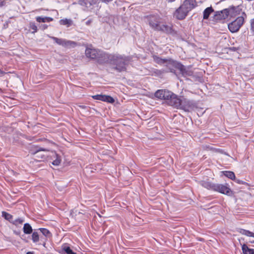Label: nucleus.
<instances>
[{"instance_id": "09e8293b", "label": "nucleus", "mask_w": 254, "mask_h": 254, "mask_svg": "<svg viewBox=\"0 0 254 254\" xmlns=\"http://www.w3.org/2000/svg\"><path fill=\"white\" fill-rule=\"evenodd\" d=\"M81 2H84V0H83V1L79 0V1L80 4H82V3Z\"/></svg>"}, {"instance_id": "c9c22d12", "label": "nucleus", "mask_w": 254, "mask_h": 254, "mask_svg": "<svg viewBox=\"0 0 254 254\" xmlns=\"http://www.w3.org/2000/svg\"><path fill=\"white\" fill-rule=\"evenodd\" d=\"M167 72V71H165V70H158V69H156L154 72L156 73V74H161L162 73H163V72Z\"/></svg>"}, {"instance_id": "393cba45", "label": "nucleus", "mask_w": 254, "mask_h": 254, "mask_svg": "<svg viewBox=\"0 0 254 254\" xmlns=\"http://www.w3.org/2000/svg\"><path fill=\"white\" fill-rule=\"evenodd\" d=\"M54 157L55 158H56L55 160H54L53 162H52V164L53 165H55V166H58L60 165V164L61 163V156L59 155H58L56 153H54Z\"/></svg>"}, {"instance_id": "c85d7f7f", "label": "nucleus", "mask_w": 254, "mask_h": 254, "mask_svg": "<svg viewBox=\"0 0 254 254\" xmlns=\"http://www.w3.org/2000/svg\"><path fill=\"white\" fill-rule=\"evenodd\" d=\"M32 240L34 243H37L39 241V235L37 232H34L32 235Z\"/></svg>"}, {"instance_id": "4c0bfd02", "label": "nucleus", "mask_w": 254, "mask_h": 254, "mask_svg": "<svg viewBox=\"0 0 254 254\" xmlns=\"http://www.w3.org/2000/svg\"><path fill=\"white\" fill-rule=\"evenodd\" d=\"M92 22V20L91 19H88L86 22V24L88 26H89L91 23Z\"/></svg>"}, {"instance_id": "aec40b11", "label": "nucleus", "mask_w": 254, "mask_h": 254, "mask_svg": "<svg viewBox=\"0 0 254 254\" xmlns=\"http://www.w3.org/2000/svg\"><path fill=\"white\" fill-rule=\"evenodd\" d=\"M242 250L244 254H254V249L249 248L246 244L242 245Z\"/></svg>"}, {"instance_id": "f8f14e48", "label": "nucleus", "mask_w": 254, "mask_h": 254, "mask_svg": "<svg viewBox=\"0 0 254 254\" xmlns=\"http://www.w3.org/2000/svg\"><path fill=\"white\" fill-rule=\"evenodd\" d=\"M99 52H100L99 50L87 48L85 50V54L87 58L97 60Z\"/></svg>"}, {"instance_id": "a878e982", "label": "nucleus", "mask_w": 254, "mask_h": 254, "mask_svg": "<svg viewBox=\"0 0 254 254\" xmlns=\"http://www.w3.org/2000/svg\"><path fill=\"white\" fill-rule=\"evenodd\" d=\"M2 216L7 220L9 221L10 223L13 222V216L10 214H9L6 212L3 211L2 213Z\"/></svg>"}, {"instance_id": "6ab92c4d", "label": "nucleus", "mask_w": 254, "mask_h": 254, "mask_svg": "<svg viewBox=\"0 0 254 254\" xmlns=\"http://www.w3.org/2000/svg\"><path fill=\"white\" fill-rule=\"evenodd\" d=\"M229 14V11L227 9H225L220 11H217L215 15L217 19H225Z\"/></svg>"}, {"instance_id": "f3484780", "label": "nucleus", "mask_w": 254, "mask_h": 254, "mask_svg": "<svg viewBox=\"0 0 254 254\" xmlns=\"http://www.w3.org/2000/svg\"><path fill=\"white\" fill-rule=\"evenodd\" d=\"M153 60L155 63L160 65L168 64L173 65L175 62L171 59H162L156 56H153Z\"/></svg>"}, {"instance_id": "de8ad7c7", "label": "nucleus", "mask_w": 254, "mask_h": 254, "mask_svg": "<svg viewBox=\"0 0 254 254\" xmlns=\"http://www.w3.org/2000/svg\"><path fill=\"white\" fill-rule=\"evenodd\" d=\"M43 27H44V29L47 28V26L46 25H43Z\"/></svg>"}, {"instance_id": "2eb2a0df", "label": "nucleus", "mask_w": 254, "mask_h": 254, "mask_svg": "<svg viewBox=\"0 0 254 254\" xmlns=\"http://www.w3.org/2000/svg\"><path fill=\"white\" fill-rule=\"evenodd\" d=\"M92 97L95 100H101L110 103H113L115 102L114 99L109 95L97 94L92 96Z\"/></svg>"}, {"instance_id": "f257e3e1", "label": "nucleus", "mask_w": 254, "mask_h": 254, "mask_svg": "<svg viewBox=\"0 0 254 254\" xmlns=\"http://www.w3.org/2000/svg\"><path fill=\"white\" fill-rule=\"evenodd\" d=\"M132 60L131 56H126L119 54H114L110 64L114 65V69L120 72L127 69V66Z\"/></svg>"}, {"instance_id": "f704fd0d", "label": "nucleus", "mask_w": 254, "mask_h": 254, "mask_svg": "<svg viewBox=\"0 0 254 254\" xmlns=\"http://www.w3.org/2000/svg\"><path fill=\"white\" fill-rule=\"evenodd\" d=\"M251 27L252 31L254 33V18L251 21Z\"/></svg>"}, {"instance_id": "c756f323", "label": "nucleus", "mask_w": 254, "mask_h": 254, "mask_svg": "<svg viewBox=\"0 0 254 254\" xmlns=\"http://www.w3.org/2000/svg\"><path fill=\"white\" fill-rule=\"evenodd\" d=\"M24 222V219L21 218H19L16 219H13V222L12 224L15 225V226H17L18 224H21Z\"/></svg>"}, {"instance_id": "423d86ee", "label": "nucleus", "mask_w": 254, "mask_h": 254, "mask_svg": "<svg viewBox=\"0 0 254 254\" xmlns=\"http://www.w3.org/2000/svg\"><path fill=\"white\" fill-rule=\"evenodd\" d=\"M158 31H161L168 35H174L177 34L176 31L173 28L172 24L169 23L167 24H161L159 25L158 29L156 30Z\"/></svg>"}, {"instance_id": "39448f33", "label": "nucleus", "mask_w": 254, "mask_h": 254, "mask_svg": "<svg viewBox=\"0 0 254 254\" xmlns=\"http://www.w3.org/2000/svg\"><path fill=\"white\" fill-rule=\"evenodd\" d=\"M112 56L113 54H108L100 50L96 61L100 64L107 63L110 64Z\"/></svg>"}, {"instance_id": "72a5a7b5", "label": "nucleus", "mask_w": 254, "mask_h": 254, "mask_svg": "<svg viewBox=\"0 0 254 254\" xmlns=\"http://www.w3.org/2000/svg\"><path fill=\"white\" fill-rule=\"evenodd\" d=\"M245 235L247 236L252 237L254 238V233L252 232H250V231H249L248 230H247L246 233Z\"/></svg>"}, {"instance_id": "49530a36", "label": "nucleus", "mask_w": 254, "mask_h": 254, "mask_svg": "<svg viewBox=\"0 0 254 254\" xmlns=\"http://www.w3.org/2000/svg\"><path fill=\"white\" fill-rule=\"evenodd\" d=\"M42 245L44 247H46V243L44 242L43 243V244H42Z\"/></svg>"}, {"instance_id": "a19ab883", "label": "nucleus", "mask_w": 254, "mask_h": 254, "mask_svg": "<svg viewBox=\"0 0 254 254\" xmlns=\"http://www.w3.org/2000/svg\"><path fill=\"white\" fill-rule=\"evenodd\" d=\"M79 108L82 109H86L87 108V107L85 105H78V106Z\"/></svg>"}, {"instance_id": "1a4fd4ad", "label": "nucleus", "mask_w": 254, "mask_h": 254, "mask_svg": "<svg viewBox=\"0 0 254 254\" xmlns=\"http://www.w3.org/2000/svg\"><path fill=\"white\" fill-rule=\"evenodd\" d=\"M173 66L178 69L182 75L184 76H190L193 74L192 71L187 69L184 65L181 64L180 63L175 62Z\"/></svg>"}, {"instance_id": "a211bd4d", "label": "nucleus", "mask_w": 254, "mask_h": 254, "mask_svg": "<svg viewBox=\"0 0 254 254\" xmlns=\"http://www.w3.org/2000/svg\"><path fill=\"white\" fill-rule=\"evenodd\" d=\"M199 184L207 190H212L215 191L217 184L205 181H201Z\"/></svg>"}, {"instance_id": "c03bdc74", "label": "nucleus", "mask_w": 254, "mask_h": 254, "mask_svg": "<svg viewBox=\"0 0 254 254\" xmlns=\"http://www.w3.org/2000/svg\"><path fill=\"white\" fill-rule=\"evenodd\" d=\"M26 254H34V253L32 252H28L26 253Z\"/></svg>"}, {"instance_id": "dca6fc26", "label": "nucleus", "mask_w": 254, "mask_h": 254, "mask_svg": "<svg viewBox=\"0 0 254 254\" xmlns=\"http://www.w3.org/2000/svg\"><path fill=\"white\" fill-rule=\"evenodd\" d=\"M182 6L189 12L196 6V2L195 0H185Z\"/></svg>"}, {"instance_id": "37998d69", "label": "nucleus", "mask_w": 254, "mask_h": 254, "mask_svg": "<svg viewBox=\"0 0 254 254\" xmlns=\"http://www.w3.org/2000/svg\"><path fill=\"white\" fill-rule=\"evenodd\" d=\"M4 73V72L2 70H1L0 69V74H3Z\"/></svg>"}, {"instance_id": "f03ea898", "label": "nucleus", "mask_w": 254, "mask_h": 254, "mask_svg": "<svg viewBox=\"0 0 254 254\" xmlns=\"http://www.w3.org/2000/svg\"><path fill=\"white\" fill-rule=\"evenodd\" d=\"M49 150L38 146H34L30 150L32 155H34L35 159L38 161H41L46 159L47 155L46 154Z\"/></svg>"}, {"instance_id": "4be33fe9", "label": "nucleus", "mask_w": 254, "mask_h": 254, "mask_svg": "<svg viewBox=\"0 0 254 254\" xmlns=\"http://www.w3.org/2000/svg\"><path fill=\"white\" fill-rule=\"evenodd\" d=\"M23 230L25 234H30L32 232L33 229L29 223H25L24 224Z\"/></svg>"}, {"instance_id": "9d476101", "label": "nucleus", "mask_w": 254, "mask_h": 254, "mask_svg": "<svg viewBox=\"0 0 254 254\" xmlns=\"http://www.w3.org/2000/svg\"><path fill=\"white\" fill-rule=\"evenodd\" d=\"M52 38L57 44L64 47H73L76 45V43L73 41L66 40L63 39H60L55 37H53Z\"/></svg>"}, {"instance_id": "e433bc0d", "label": "nucleus", "mask_w": 254, "mask_h": 254, "mask_svg": "<svg viewBox=\"0 0 254 254\" xmlns=\"http://www.w3.org/2000/svg\"><path fill=\"white\" fill-rule=\"evenodd\" d=\"M246 231L247 230H245V229H241L239 231V232L242 234V235H246Z\"/></svg>"}, {"instance_id": "bb28decb", "label": "nucleus", "mask_w": 254, "mask_h": 254, "mask_svg": "<svg viewBox=\"0 0 254 254\" xmlns=\"http://www.w3.org/2000/svg\"><path fill=\"white\" fill-rule=\"evenodd\" d=\"M224 175L228 178L234 180H235V175L233 172L232 171H225L223 172Z\"/></svg>"}, {"instance_id": "6e6552de", "label": "nucleus", "mask_w": 254, "mask_h": 254, "mask_svg": "<svg viewBox=\"0 0 254 254\" xmlns=\"http://www.w3.org/2000/svg\"><path fill=\"white\" fill-rule=\"evenodd\" d=\"M171 97L168 98L167 100V103L168 105L174 107L177 109H180L181 105V100L178 97V96L172 92V95H170Z\"/></svg>"}, {"instance_id": "5701e85b", "label": "nucleus", "mask_w": 254, "mask_h": 254, "mask_svg": "<svg viewBox=\"0 0 254 254\" xmlns=\"http://www.w3.org/2000/svg\"><path fill=\"white\" fill-rule=\"evenodd\" d=\"M62 249L66 254H76V253L72 251L70 248L66 244H64L62 247Z\"/></svg>"}, {"instance_id": "4468645a", "label": "nucleus", "mask_w": 254, "mask_h": 254, "mask_svg": "<svg viewBox=\"0 0 254 254\" xmlns=\"http://www.w3.org/2000/svg\"><path fill=\"white\" fill-rule=\"evenodd\" d=\"M188 11L181 5L174 13V16L179 20H183L187 15Z\"/></svg>"}, {"instance_id": "7ed1b4c3", "label": "nucleus", "mask_w": 254, "mask_h": 254, "mask_svg": "<svg viewBox=\"0 0 254 254\" xmlns=\"http://www.w3.org/2000/svg\"><path fill=\"white\" fill-rule=\"evenodd\" d=\"M181 103V105L180 109L183 110L186 112H190L197 107V103L195 101L190 100L185 98L182 99Z\"/></svg>"}, {"instance_id": "58836bf2", "label": "nucleus", "mask_w": 254, "mask_h": 254, "mask_svg": "<svg viewBox=\"0 0 254 254\" xmlns=\"http://www.w3.org/2000/svg\"><path fill=\"white\" fill-rule=\"evenodd\" d=\"M53 20V18L49 17H46V20L47 22H50Z\"/></svg>"}, {"instance_id": "7c9ffc66", "label": "nucleus", "mask_w": 254, "mask_h": 254, "mask_svg": "<svg viewBox=\"0 0 254 254\" xmlns=\"http://www.w3.org/2000/svg\"><path fill=\"white\" fill-rule=\"evenodd\" d=\"M30 27L31 29H32L33 31L32 32V33H35L37 31V26L35 25V23H30Z\"/></svg>"}, {"instance_id": "20e7f679", "label": "nucleus", "mask_w": 254, "mask_h": 254, "mask_svg": "<svg viewBox=\"0 0 254 254\" xmlns=\"http://www.w3.org/2000/svg\"><path fill=\"white\" fill-rule=\"evenodd\" d=\"M244 22V18L243 16H239L235 20L229 23L228 25L229 30L232 33L239 31Z\"/></svg>"}, {"instance_id": "2f4dec72", "label": "nucleus", "mask_w": 254, "mask_h": 254, "mask_svg": "<svg viewBox=\"0 0 254 254\" xmlns=\"http://www.w3.org/2000/svg\"><path fill=\"white\" fill-rule=\"evenodd\" d=\"M36 19L37 21H38V22H46V17H40V16H37Z\"/></svg>"}, {"instance_id": "ddd939ff", "label": "nucleus", "mask_w": 254, "mask_h": 254, "mask_svg": "<svg viewBox=\"0 0 254 254\" xmlns=\"http://www.w3.org/2000/svg\"><path fill=\"white\" fill-rule=\"evenodd\" d=\"M215 191L229 196L232 194V191L231 189L227 186L222 184H217Z\"/></svg>"}, {"instance_id": "a18cd8bd", "label": "nucleus", "mask_w": 254, "mask_h": 254, "mask_svg": "<svg viewBox=\"0 0 254 254\" xmlns=\"http://www.w3.org/2000/svg\"><path fill=\"white\" fill-rule=\"evenodd\" d=\"M170 71L171 72H174V70L173 69H169Z\"/></svg>"}, {"instance_id": "8fccbe9b", "label": "nucleus", "mask_w": 254, "mask_h": 254, "mask_svg": "<svg viewBox=\"0 0 254 254\" xmlns=\"http://www.w3.org/2000/svg\"><path fill=\"white\" fill-rule=\"evenodd\" d=\"M175 0H168V1L169 2H173Z\"/></svg>"}, {"instance_id": "cd10ccee", "label": "nucleus", "mask_w": 254, "mask_h": 254, "mask_svg": "<svg viewBox=\"0 0 254 254\" xmlns=\"http://www.w3.org/2000/svg\"><path fill=\"white\" fill-rule=\"evenodd\" d=\"M39 230L46 237L50 238L52 236V235L50 231L46 228H40Z\"/></svg>"}, {"instance_id": "473e14b6", "label": "nucleus", "mask_w": 254, "mask_h": 254, "mask_svg": "<svg viewBox=\"0 0 254 254\" xmlns=\"http://www.w3.org/2000/svg\"><path fill=\"white\" fill-rule=\"evenodd\" d=\"M234 181L239 184H242V185H248V183L246 182H244L243 181L240 180L239 179H237L235 178V180Z\"/></svg>"}, {"instance_id": "b1692460", "label": "nucleus", "mask_w": 254, "mask_h": 254, "mask_svg": "<svg viewBox=\"0 0 254 254\" xmlns=\"http://www.w3.org/2000/svg\"><path fill=\"white\" fill-rule=\"evenodd\" d=\"M213 11V9L211 7L206 8L203 11V19H207L208 18L210 14Z\"/></svg>"}, {"instance_id": "9b49d317", "label": "nucleus", "mask_w": 254, "mask_h": 254, "mask_svg": "<svg viewBox=\"0 0 254 254\" xmlns=\"http://www.w3.org/2000/svg\"><path fill=\"white\" fill-rule=\"evenodd\" d=\"M172 92L167 90H158L154 94V96L158 99L166 100L170 98Z\"/></svg>"}, {"instance_id": "79ce46f5", "label": "nucleus", "mask_w": 254, "mask_h": 254, "mask_svg": "<svg viewBox=\"0 0 254 254\" xmlns=\"http://www.w3.org/2000/svg\"><path fill=\"white\" fill-rule=\"evenodd\" d=\"M100 0L102 1V2H108L112 1V0Z\"/></svg>"}, {"instance_id": "ea45409f", "label": "nucleus", "mask_w": 254, "mask_h": 254, "mask_svg": "<svg viewBox=\"0 0 254 254\" xmlns=\"http://www.w3.org/2000/svg\"><path fill=\"white\" fill-rule=\"evenodd\" d=\"M5 4L4 0H0V6H2Z\"/></svg>"}, {"instance_id": "0eeeda50", "label": "nucleus", "mask_w": 254, "mask_h": 254, "mask_svg": "<svg viewBox=\"0 0 254 254\" xmlns=\"http://www.w3.org/2000/svg\"><path fill=\"white\" fill-rule=\"evenodd\" d=\"M149 26L156 31L160 24V17L158 15H150L147 17Z\"/></svg>"}, {"instance_id": "412c9836", "label": "nucleus", "mask_w": 254, "mask_h": 254, "mask_svg": "<svg viewBox=\"0 0 254 254\" xmlns=\"http://www.w3.org/2000/svg\"><path fill=\"white\" fill-rule=\"evenodd\" d=\"M59 22L61 25H66L67 27L70 26L73 23L71 19L67 18L61 19Z\"/></svg>"}]
</instances>
